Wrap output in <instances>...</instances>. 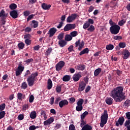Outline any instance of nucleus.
<instances>
[{
    "mask_svg": "<svg viewBox=\"0 0 130 130\" xmlns=\"http://www.w3.org/2000/svg\"><path fill=\"white\" fill-rule=\"evenodd\" d=\"M123 92V87L117 86L113 88L111 91L110 96L115 102H121L125 99V96H124Z\"/></svg>",
    "mask_w": 130,
    "mask_h": 130,
    "instance_id": "1",
    "label": "nucleus"
},
{
    "mask_svg": "<svg viewBox=\"0 0 130 130\" xmlns=\"http://www.w3.org/2000/svg\"><path fill=\"white\" fill-rule=\"evenodd\" d=\"M38 75V72H33L30 75H29L27 77V82L29 87H32V86H34V84H35V82H37V81L38 80V79H37Z\"/></svg>",
    "mask_w": 130,
    "mask_h": 130,
    "instance_id": "2",
    "label": "nucleus"
},
{
    "mask_svg": "<svg viewBox=\"0 0 130 130\" xmlns=\"http://www.w3.org/2000/svg\"><path fill=\"white\" fill-rule=\"evenodd\" d=\"M108 119V113H107V110H105L104 111L103 114L101 117V127H103L105 124L107 123V120Z\"/></svg>",
    "mask_w": 130,
    "mask_h": 130,
    "instance_id": "3",
    "label": "nucleus"
},
{
    "mask_svg": "<svg viewBox=\"0 0 130 130\" xmlns=\"http://www.w3.org/2000/svg\"><path fill=\"white\" fill-rule=\"evenodd\" d=\"M120 30V26L117 24H114L112 25L110 27V32H111V34L114 35H116V34H118L119 33V30Z\"/></svg>",
    "mask_w": 130,
    "mask_h": 130,
    "instance_id": "4",
    "label": "nucleus"
},
{
    "mask_svg": "<svg viewBox=\"0 0 130 130\" xmlns=\"http://www.w3.org/2000/svg\"><path fill=\"white\" fill-rule=\"evenodd\" d=\"M85 46V42L84 41L81 42V40L79 39L77 41L75 42V47H78V50L81 51L83 48Z\"/></svg>",
    "mask_w": 130,
    "mask_h": 130,
    "instance_id": "5",
    "label": "nucleus"
},
{
    "mask_svg": "<svg viewBox=\"0 0 130 130\" xmlns=\"http://www.w3.org/2000/svg\"><path fill=\"white\" fill-rule=\"evenodd\" d=\"M77 17H78V14H71L67 19V23H73V21L77 19Z\"/></svg>",
    "mask_w": 130,
    "mask_h": 130,
    "instance_id": "6",
    "label": "nucleus"
},
{
    "mask_svg": "<svg viewBox=\"0 0 130 130\" xmlns=\"http://www.w3.org/2000/svg\"><path fill=\"white\" fill-rule=\"evenodd\" d=\"M66 64V62L63 61H60L58 63H57L56 64L55 68L56 70L57 71H59L61 70V69L63 68V67H64V65Z\"/></svg>",
    "mask_w": 130,
    "mask_h": 130,
    "instance_id": "7",
    "label": "nucleus"
},
{
    "mask_svg": "<svg viewBox=\"0 0 130 130\" xmlns=\"http://www.w3.org/2000/svg\"><path fill=\"white\" fill-rule=\"evenodd\" d=\"M75 28H76L75 24L69 23L64 26V31H70V30L75 29Z\"/></svg>",
    "mask_w": 130,
    "mask_h": 130,
    "instance_id": "8",
    "label": "nucleus"
},
{
    "mask_svg": "<svg viewBox=\"0 0 130 130\" xmlns=\"http://www.w3.org/2000/svg\"><path fill=\"white\" fill-rule=\"evenodd\" d=\"M86 86H87V84H86L84 81H81L79 84L78 91L79 92H83V91L85 90Z\"/></svg>",
    "mask_w": 130,
    "mask_h": 130,
    "instance_id": "9",
    "label": "nucleus"
},
{
    "mask_svg": "<svg viewBox=\"0 0 130 130\" xmlns=\"http://www.w3.org/2000/svg\"><path fill=\"white\" fill-rule=\"evenodd\" d=\"M122 54L123 55L122 57L123 59H127L130 56L129 51L127 49L123 50Z\"/></svg>",
    "mask_w": 130,
    "mask_h": 130,
    "instance_id": "10",
    "label": "nucleus"
},
{
    "mask_svg": "<svg viewBox=\"0 0 130 130\" xmlns=\"http://www.w3.org/2000/svg\"><path fill=\"white\" fill-rule=\"evenodd\" d=\"M124 117L123 116H121L119 118L118 121H116L115 125L116 126H119L120 125H123V123L124 122Z\"/></svg>",
    "mask_w": 130,
    "mask_h": 130,
    "instance_id": "11",
    "label": "nucleus"
},
{
    "mask_svg": "<svg viewBox=\"0 0 130 130\" xmlns=\"http://www.w3.org/2000/svg\"><path fill=\"white\" fill-rule=\"evenodd\" d=\"M57 31V29L54 27L51 28L49 30L48 32V35H49V37H52L55 33H56V31Z\"/></svg>",
    "mask_w": 130,
    "mask_h": 130,
    "instance_id": "12",
    "label": "nucleus"
},
{
    "mask_svg": "<svg viewBox=\"0 0 130 130\" xmlns=\"http://www.w3.org/2000/svg\"><path fill=\"white\" fill-rule=\"evenodd\" d=\"M24 70H25V67H17V70L15 72L16 77L20 76L24 72Z\"/></svg>",
    "mask_w": 130,
    "mask_h": 130,
    "instance_id": "13",
    "label": "nucleus"
},
{
    "mask_svg": "<svg viewBox=\"0 0 130 130\" xmlns=\"http://www.w3.org/2000/svg\"><path fill=\"white\" fill-rule=\"evenodd\" d=\"M10 15L13 19H17L19 14H18V12L16 10H12L10 12Z\"/></svg>",
    "mask_w": 130,
    "mask_h": 130,
    "instance_id": "14",
    "label": "nucleus"
},
{
    "mask_svg": "<svg viewBox=\"0 0 130 130\" xmlns=\"http://www.w3.org/2000/svg\"><path fill=\"white\" fill-rule=\"evenodd\" d=\"M66 105H69V102L67 100H62L59 103L60 108H62L63 106H66Z\"/></svg>",
    "mask_w": 130,
    "mask_h": 130,
    "instance_id": "15",
    "label": "nucleus"
},
{
    "mask_svg": "<svg viewBox=\"0 0 130 130\" xmlns=\"http://www.w3.org/2000/svg\"><path fill=\"white\" fill-rule=\"evenodd\" d=\"M81 78H82V75L79 73H76L73 75L72 79L75 82H78Z\"/></svg>",
    "mask_w": 130,
    "mask_h": 130,
    "instance_id": "16",
    "label": "nucleus"
},
{
    "mask_svg": "<svg viewBox=\"0 0 130 130\" xmlns=\"http://www.w3.org/2000/svg\"><path fill=\"white\" fill-rule=\"evenodd\" d=\"M53 121H54V118L50 117L48 120L44 122V125H48V124L52 123Z\"/></svg>",
    "mask_w": 130,
    "mask_h": 130,
    "instance_id": "17",
    "label": "nucleus"
},
{
    "mask_svg": "<svg viewBox=\"0 0 130 130\" xmlns=\"http://www.w3.org/2000/svg\"><path fill=\"white\" fill-rule=\"evenodd\" d=\"M29 25L31 28H37L38 27V22L36 20H32L30 22Z\"/></svg>",
    "mask_w": 130,
    "mask_h": 130,
    "instance_id": "18",
    "label": "nucleus"
},
{
    "mask_svg": "<svg viewBox=\"0 0 130 130\" xmlns=\"http://www.w3.org/2000/svg\"><path fill=\"white\" fill-rule=\"evenodd\" d=\"M25 98H26V95L25 94H23L21 92L17 93V99L20 100V101H22V100L25 99Z\"/></svg>",
    "mask_w": 130,
    "mask_h": 130,
    "instance_id": "19",
    "label": "nucleus"
},
{
    "mask_svg": "<svg viewBox=\"0 0 130 130\" xmlns=\"http://www.w3.org/2000/svg\"><path fill=\"white\" fill-rule=\"evenodd\" d=\"M8 14L6 13L5 10L2 9L0 12V18H7Z\"/></svg>",
    "mask_w": 130,
    "mask_h": 130,
    "instance_id": "20",
    "label": "nucleus"
},
{
    "mask_svg": "<svg viewBox=\"0 0 130 130\" xmlns=\"http://www.w3.org/2000/svg\"><path fill=\"white\" fill-rule=\"evenodd\" d=\"M76 69L78 71H84L86 69V66L83 64H80L76 67Z\"/></svg>",
    "mask_w": 130,
    "mask_h": 130,
    "instance_id": "21",
    "label": "nucleus"
},
{
    "mask_svg": "<svg viewBox=\"0 0 130 130\" xmlns=\"http://www.w3.org/2000/svg\"><path fill=\"white\" fill-rule=\"evenodd\" d=\"M105 101L108 105H111V104L113 103V99L111 98H107Z\"/></svg>",
    "mask_w": 130,
    "mask_h": 130,
    "instance_id": "22",
    "label": "nucleus"
},
{
    "mask_svg": "<svg viewBox=\"0 0 130 130\" xmlns=\"http://www.w3.org/2000/svg\"><path fill=\"white\" fill-rule=\"evenodd\" d=\"M102 72V69L101 68H98L94 70V77H98V76Z\"/></svg>",
    "mask_w": 130,
    "mask_h": 130,
    "instance_id": "23",
    "label": "nucleus"
},
{
    "mask_svg": "<svg viewBox=\"0 0 130 130\" xmlns=\"http://www.w3.org/2000/svg\"><path fill=\"white\" fill-rule=\"evenodd\" d=\"M58 45L60 47H64L67 45V42L64 40H60L58 41Z\"/></svg>",
    "mask_w": 130,
    "mask_h": 130,
    "instance_id": "24",
    "label": "nucleus"
},
{
    "mask_svg": "<svg viewBox=\"0 0 130 130\" xmlns=\"http://www.w3.org/2000/svg\"><path fill=\"white\" fill-rule=\"evenodd\" d=\"M42 8L43 9V10H49L50 8H51V5H47L45 3H43L42 5Z\"/></svg>",
    "mask_w": 130,
    "mask_h": 130,
    "instance_id": "25",
    "label": "nucleus"
},
{
    "mask_svg": "<svg viewBox=\"0 0 130 130\" xmlns=\"http://www.w3.org/2000/svg\"><path fill=\"white\" fill-rule=\"evenodd\" d=\"M88 53H89V48H86L80 52L79 55L81 56L83 54H87Z\"/></svg>",
    "mask_w": 130,
    "mask_h": 130,
    "instance_id": "26",
    "label": "nucleus"
},
{
    "mask_svg": "<svg viewBox=\"0 0 130 130\" xmlns=\"http://www.w3.org/2000/svg\"><path fill=\"white\" fill-rule=\"evenodd\" d=\"M29 116L30 118H31V119H35V118H36V117H37L36 111H32L30 113Z\"/></svg>",
    "mask_w": 130,
    "mask_h": 130,
    "instance_id": "27",
    "label": "nucleus"
},
{
    "mask_svg": "<svg viewBox=\"0 0 130 130\" xmlns=\"http://www.w3.org/2000/svg\"><path fill=\"white\" fill-rule=\"evenodd\" d=\"M51 88H52V81H51V79H49L47 82V89L48 90H50Z\"/></svg>",
    "mask_w": 130,
    "mask_h": 130,
    "instance_id": "28",
    "label": "nucleus"
},
{
    "mask_svg": "<svg viewBox=\"0 0 130 130\" xmlns=\"http://www.w3.org/2000/svg\"><path fill=\"white\" fill-rule=\"evenodd\" d=\"M17 7L18 6H17V4L15 3H12L9 6V9H10V10H12L13 11H15V10H16V9H17Z\"/></svg>",
    "mask_w": 130,
    "mask_h": 130,
    "instance_id": "29",
    "label": "nucleus"
},
{
    "mask_svg": "<svg viewBox=\"0 0 130 130\" xmlns=\"http://www.w3.org/2000/svg\"><path fill=\"white\" fill-rule=\"evenodd\" d=\"M71 80V76L65 75L62 78V81L63 82H69Z\"/></svg>",
    "mask_w": 130,
    "mask_h": 130,
    "instance_id": "30",
    "label": "nucleus"
},
{
    "mask_svg": "<svg viewBox=\"0 0 130 130\" xmlns=\"http://www.w3.org/2000/svg\"><path fill=\"white\" fill-rule=\"evenodd\" d=\"M88 114H89V112H88V111H85L83 113H82L81 115V120H84V119H85V118L86 117V116H87V115H88Z\"/></svg>",
    "mask_w": 130,
    "mask_h": 130,
    "instance_id": "31",
    "label": "nucleus"
},
{
    "mask_svg": "<svg viewBox=\"0 0 130 130\" xmlns=\"http://www.w3.org/2000/svg\"><path fill=\"white\" fill-rule=\"evenodd\" d=\"M52 50H53L52 48L51 47L48 48V49L45 52V55H47V56L50 55V54L52 52Z\"/></svg>",
    "mask_w": 130,
    "mask_h": 130,
    "instance_id": "32",
    "label": "nucleus"
},
{
    "mask_svg": "<svg viewBox=\"0 0 130 130\" xmlns=\"http://www.w3.org/2000/svg\"><path fill=\"white\" fill-rule=\"evenodd\" d=\"M107 50H112L114 48V46L112 44L107 45L106 47Z\"/></svg>",
    "mask_w": 130,
    "mask_h": 130,
    "instance_id": "33",
    "label": "nucleus"
},
{
    "mask_svg": "<svg viewBox=\"0 0 130 130\" xmlns=\"http://www.w3.org/2000/svg\"><path fill=\"white\" fill-rule=\"evenodd\" d=\"M27 87L28 85L27 84V83L26 82H23L21 85V87L24 90H26Z\"/></svg>",
    "mask_w": 130,
    "mask_h": 130,
    "instance_id": "34",
    "label": "nucleus"
},
{
    "mask_svg": "<svg viewBox=\"0 0 130 130\" xmlns=\"http://www.w3.org/2000/svg\"><path fill=\"white\" fill-rule=\"evenodd\" d=\"M73 39V37H72L70 35H67L65 36V40L66 41H71Z\"/></svg>",
    "mask_w": 130,
    "mask_h": 130,
    "instance_id": "35",
    "label": "nucleus"
},
{
    "mask_svg": "<svg viewBox=\"0 0 130 130\" xmlns=\"http://www.w3.org/2000/svg\"><path fill=\"white\" fill-rule=\"evenodd\" d=\"M126 21H125V20L124 19H121L120 21H119L118 23V25H119V26H123V25H124V24H125Z\"/></svg>",
    "mask_w": 130,
    "mask_h": 130,
    "instance_id": "36",
    "label": "nucleus"
},
{
    "mask_svg": "<svg viewBox=\"0 0 130 130\" xmlns=\"http://www.w3.org/2000/svg\"><path fill=\"white\" fill-rule=\"evenodd\" d=\"M83 103H84V100L82 99H80L77 102V104L78 106H83Z\"/></svg>",
    "mask_w": 130,
    "mask_h": 130,
    "instance_id": "37",
    "label": "nucleus"
},
{
    "mask_svg": "<svg viewBox=\"0 0 130 130\" xmlns=\"http://www.w3.org/2000/svg\"><path fill=\"white\" fill-rule=\"evenodd\" d=\"M126 46V44L125 42H120L119 43V47L120 48H124Z\"/></svg>",
    "mask_w": 130,
    "mask_h": 130,
    "instance_id": "38",
    "label": "nucleus"
},
{
    "mask_svg": "<svg viewBox=\"0 0 130 130\" xmlns=\"http://www.w3.org/2000/svg\"><path fill=\"white\" fill-rule=\"evenodd\" d=\"M6 115V112L5 111H2L0 112V119H2L5 117Z\"/></svg>",
    "mask_w": 130,
    "mask_h": 130,
    "instance_id": "39",
    "label": "nucleus"
},
{
    "mask_svg": "<svg viewBox=\"0 0 130 130\" xmlns=\"http://www.w3.org/2000/svg\"><path fill=\"white\" fill-rule=\"evenodd\" d=\"M7 17H1V23H2V25H5L6 23Z\"/></svg>",
    "mask_w": 130,
    "mask_h": 130,
    "instance_id": "40",
    "label": "nucleus"
},
{
    "mask_svg": "<svg viewBox=\"0 0 130 130\" xmlns=\"http://www.w3.org/2000/svg\"><path fill=\"white\" fill-rule=\"evenodd\" d=\"M89 27H90V24H89V22L86 21L85 23L83 24V29H87V28H89Z\"/></svg>",
    "mask_w": 130,
    "mask_h": 130,
    "instance_id": "41",
    "label": "nucleus"
},
{
    "mask_svg": "<svg viewBox=\"0 0 130 130\" xmlns=\"http://www.w3.org/2000/svg\"><path fill=\"white\" fill-rule=\"evenodd\" d=\"M56 91L57 93H60L61 92V85H57L56 87Z\"/></svg>",
    "mask_w": 130,
    "mask_h": 130,
    "instance_id": "42",
    "label": "nucleus"
},
{
    "mask_svg": "<svg viewBox=\"0 0 130 130\" xmlns=\"http://www.w3.org/2000/svg\"><path fill=\"white\" fill-rule=\"evenodd\" d=\"M95 30V27L94 25H91L90 26V27L87 29V30H88L89 32H93Z\"/></svg>",
    "mask_w": 130,
    "mask_h": 130,
    "instance_id": "43",
    "label": "nucleus"
},
{
    "mask_svg": "<svg viewBox=\"0 0 130 130\" xmlns=\"http://www.w3.org/2000/svg\"><path fill=\"white\" fill-rule=\"evenodd\" d=\"M18 46L19 49H23V48H24V47H25V44L23 43H19L18 44Z\"/></svg>",
    "mask_w": 130,
    "mask_h": 130,
    "instance_id": "44",
    "label": "nucleus"
},
{
    "mask_svg": "<svg viewBox=\"0 0 130 130\" xmlns=\"http://www.w3.org/2000/svg\"><path fill=\"white\" fill-rule=\"evenodd\" d=\"M70 35L72 37H76L78 35V31H73L70 33Z\"/></svg>",
    "mask_w": 130,
    "mask_h": 130,
    "instance_id": "45",
    "label": "nucleus"
},
{
    "mask_svg": "<svg viewBox=\"0 0 130 130\" xmlns=\"http://www.w3.org/2000/svg\"><path fill=\"white\" fill-rule=\"evenodd\" d=\"M76 111H82L83 110V106H77L76 107Z\"/></svg>",
    "mask_w": 130,
    "mask_h": 130,
    "instance_id": "46",
    "label": "nucleus"
},
{
    "mask_svg": "<svg viewBox=\"0 0 130 130\" xmlns=\"http://www.w3.org/2000/svg\"><path fill=\"white\" fill-rule=\"evenodd\" d=\"M114 40H122V37L120 36H115L113 37Z\"/></svg>",
    "mask_w": 130,
    "mask_h": 130,
    "instance_id": "47",
    "label": "nucleus"
},
{
    "mask_svg": "<svg viewBox=\"0 0 130 130\" xmlns=\"http://www.w3.org/2000/svg\"><path fill=\"white\" fill-rule=\"evenodd\" d=\"M41 116L44 117L45 120H46V119H47V116H46V113H45V111H42L41 113Z\"/></svg>",
    "mask_w": 130,
    "mask_h": 130,
    "instance_id": "48",
    "label": "nucleus"
},
{
    "mask_svg": "<svg viewBox=\"0 0 130 130\" xmlns=\"http://www.w3.org/2000/svg\"><path fill=\"white\" fill-rule=\"evenodd\" d=\"M129 102L130 100H127L124 102V105L125 106V107H128L129 106Z\"/></svg>",
    "mask_w": 130,
    "mask_h": 130,
    "instance_id": "49",
    "label": "nucleus"
},
{
    "mask_svg": "<svg viewBox=\"0 0 130 130\" xmlns=\"http://www.w3.org/2000/svg\"><path fill=\"white\" fill-rule=\"evenodd\" d=\"M5 108H6L5 104H2L0 105V111H3V110H5Z\"/></svg>",
    "mask_w": 130,
    "mask_h": 130,
    "instance_id": "50",
    "label": "nucleus"
},
{
    "mask_svg": "<svg viewBox=\"0 0 130 130\" xmlns=\"http://www.w3.org/2000/svg\"><path fill=\"white\" fill-rule=\"evenodd\" d=\"M33 60H34L33 58H30L24 61V62H26V64H29L30 63L32 62Z\"/></svg>",
    "mask_w": 130,
    "mask_h": 130,
    "instance_id": "51",
    "label": "nucleus"
},
{
    "mask_svg": "<svg viewBox=\"0 0 130 130\" xmlns=\"http://www.w3.org/2000/svg\"><path fill=\"white\" fill-rule=\"evenodd\" d=\"M68 51L69 52H72V51H75V50H74V46L71 45L68 48Z\"/></svg>",
    "mask_w": 130,
    "mask_h": 130,
    "instance_id": "52",
    "label": "nucleus"
},
{
    "mask_svg": "<svg viewBox=\"0 0 130 130\" xmlns=\"http://www.w3.org/2000/svg\"><path fill=\"white\" fill-rule=\"evenodd\" d=\"M34 16H35V15H34V14H31L30 15L28 16V17L27 18V21L29 22V21H30V20H32V19H33V18H34Z\"/></svg>",
    "mask_w": 130,
    "mask_h": 130,
    "instance_id": "53",
    "label": "nucleus"
},
{
    "mask_svg": "<svg viewBox=\"0 0 130 130\" xmlns=\"http://www.w3.org/2000/svg\"><path fill=\"white\" fill-rule=\"evenodd\" d=\"M63 39V33H61L58 36V39L60 41V40H63L62 39Z\"/></svg>",
    "mask_w": 130,
    "mask_h": 130,
    "instance_id": "54",
    "label": "nucleus"
},
{
    "mask_svg": "<svg viewBox=\"0 0 130 130\" xmlns=\"http://www.w3.org/2000/svg\"><path fill=\"white\" fill-rule=\"evenodd\" d=\"M23 15L25 17H28L30 15V11H25L23 12Z\"/></svg>",
    "mask_w": 130,
    "mask_h": 130,
    "instance_id": "55",
    "label": "nucleus"
},
{
    "mask_svg": "<svg viewBox=\"0 0 130 130\" xmlns=\"http://www.w3.org/2000/svg\"><path fill=\"white\" fill-rule=\"evenodd\" d=\"M17 118L18 120H23V119H24V115L23 114L19 115Z\"/></svg>",
    "mask_w": 130,
    "mask_h": 130,
    "instance_id": "56",
    "label": "nucleus"
},
{
    "mask_svg": "<svg viewBox=\"0 0 130 130\" xmlns=\"http://www.w3.org/2000/svg\"><path fill=\"white\" fill-rule=\"evenodd\" d=\"M25 43L26 45H31V40L30 39H25Z\"/></svg>",
    "mask_w": 130,
    "mask_h": 130,
    "instance_id": "57",
    "label": "nucleus"
},
{
    "mask_svg": "<svg viewBox=\"0 0 130 130\" xmlns=\"http://www.w3.org/2000/svg\"><path fill=\"white\" fill-rule=\"evenodd\" d=\"M34 101V95H31L29 97V102L32 103Z\"/></svg>",
    "mask_w": 130,
    "mask_h": 130,
    "instance_id": "58",
    "label": "nucleus"
},
{
    "mask_svg": "<svg viewBox=\"0 0 130 130\" xmlns=\"http://www.w3.org/2000/svg\"><path fill=\"white\" fill-rule=\"evenodd\" d=\"M69 130H76V127H75V125L70 124L69 126Z\"/></svg>",
    "mask_w": 130,
    "mask_h": 130,
    "instance_id": "59",
    "label": "nucleus"
},
{
    "mask_svg": "<svg viewBox=\"0 0 130 130\" xmlns=\"http://www.w3.org/2000/svg\"><path fill=\"white\" fill-rule=\"evenodd\" d=\"M89 25H91V24H94V20L91 18H89L88 19V21H86Z\"/></svg>",
    "mask_w": 130,
    "mask_h": 130,
    "instance_id": "60",
    "label": "nucleus"
},
{
    "mask_svg": "<svg viewBox=\"0 0 130 130\" xmlns=\"http://www.w3.org/2000/svg\"><path fill=\"white\" fill-rule=\"evenodd\" d=\"M24 38V39H30L31 35H30V34L25 35Z\"/></svg>",
    "mask_w": 130,
    "mask_h": 130,
    "instance_id": "61",
    "label": "nucleus"
},
{
    "mask_svg": "<svg viewBox=\"0 0 130 130\" xmlns=\"http://www.w3.org/2000/svg\"><path fill=\"white\" fill-rule=\"evenodd\" d=\"M76 101L75 98H71L69 99L70 103H74Z\"/></svg>",
    "mask_w": 130,
    "mask_h": 130,
    "instance_id": "62",
    "label": "nucleus"
},
{
    "mask_svg": "<svg viewBox=\"0 0 130 130\" xmlns=\"http://www.w3.org/2000/svg\"><path fill=\"white\" fill-rule=\"evenodd\" d=\"M90 90H91V86L88 85L85 88V93H88V92H89Z\"/></svg>",
    "mask_w": 130,
    "mask_h": 130,
    "instance_id": "63",
    "label": "nucleus"
},
{
    "mask_svg": "<svg viewBox=\"0 0 130 130\" xmlns=\"http://www.w3.org/2000/svg\"><path fill=\"white\" fill-rule=\"evenodd\" d=\"M25 32H31L32 31V28L29 27H27L24 29Z\"/></svg>",
    "mask_w": 130,
    "mask_h": 130,
    "instance_id": "64",
    "label": "nucleus"
}]
</instances>
